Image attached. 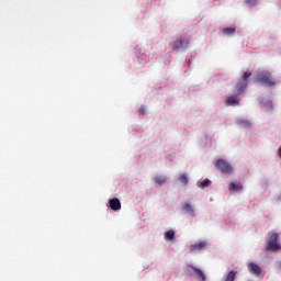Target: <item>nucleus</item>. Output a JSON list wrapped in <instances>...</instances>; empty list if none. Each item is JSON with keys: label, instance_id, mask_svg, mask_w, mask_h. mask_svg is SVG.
Here are the masks:
<instances>
[{"label": "nucleus", "instance_id": "nucleus-1", "mask_svg": "<svg viewBox=\"0 0 281 281\" xmlns=\"http://www.w3.org/2000/svg\"><path fill=\"white\" fill-rule=\"evenodd\" d=\"M280 235L274 232L267 234L265 249L266 251H281V243L279 240Z\"/></svg>", "mask_w": 281, "mask_h": 281}, {"label": "nucleus", "instance_id": "nucleus-2", "mask_svg": "<svg viewBox=\"0 0 281 281\" xmlns=\"http://www.w3.org/2000/svg\"><path fill=\"white\" fill-rule=\"evenodd\" d=\"M257 82L265 85L267 87H274L276 81L269 71H260L255 76Z\"/></svg>", "mask_w": 281, "mask_h": 281}, {"label": "nucleus", "instance_id": "nucleus-3", "mask_svg": "<svg viewBox=\"0 0 281 281\" xmlns=\"http://www.w3.org/2000/svg\"><path fill=\"white\" fill-rule=\"evenodd\" d=\"M189 45H190L189 37H179V38L175 40L172 43H170V47L173 52L186 50V49H188Z\"/></svg>", "mask_w": 281, "mask_h": 281}, {"label": "nucleus", "instance_id": "nucleus-4", "mask_svg": "<svg viewBox=\"0 0 281 281\" xmlns=\"http://www.w3.org/2000/svg\"><path fill=\"white\" fill-rule=\"evenodd\" d=\"M215 167L223 175H232L233 173L232 165L225 159H218Z\"/></svg>", "mask_w": 281, "mask_h": 281}, {"label": "nucleus", "instance_id": "nucleus-5", "mask_svg": "<svg viewBox=\"0 0 281 281\" xmlns=\"http://www.w3.org/2000/svg\"><path fill=\"white\" fill-rule=\"evenodd\" d=\"M187 270H188L189 276L196 277V279L200 280V281H205L206 280V276L202 271V269L196 268L192 265H188Z\"/></svg>", "mask_w": 281, "mask_h": 281}, {"label": "nucleus", "instance_id": "nucleus-6", "mask_svg": "<svg viewBox=\"0 0 281 281\" xmlns=\"http://www.w3.org/2000/svg\"><path fill=\"white\" fill-rule=\"evenodd\" d=\"M251 77V72L245 71L241 77V81L237 82V93H243L249 83V78Z\"/></svg>", "mask_w": 281, "mask_h": 281}, {"label": "nucleus", "instance_id": "nucleus-7", "mask_svg": "<svg viewBox=\"0 0 281 281\" xmlns=\"http://www.w3.org/2000/svg\"><path fill=\"white\" fill-rule=\"evenodd\" d=\"M248 271L255 277H259L262 273L261 267L255 262L248 265Z\"/></svg>", "mask_w": 281, "mask_h": 281}, {"label": "nucleus", "instance_id": "nucleus-8", "mask_svg": "<svg viewBox=\"0 0 281 281\" xmlns=\"http://www.w3.org/2000/svg\"><path fill=\"white\" fill-rule=\"evenodd\" d=\"M110 207L113 210V211H120L122 209V204L119 200V198H112L110 200Z\"/></svg>", "mask_w": 281, "mask_h": 281}, {"label": "nucleus", "instance_id": "nucleus-9", "mask_svg": "<svg viewBox=\"0 0 281 281\" xmlns=\"http://www.w3.org/2000/svg\"><path fill=\"white\" fill-rule=\"evenodd\" d=\"M227 106H238L240 105V101L237 95H232L226 100Z\"/></svg>", "mask_w": 281, "mask_h": 281}, {"label": "nucleus", "instance_id": "nucleus-10", "mask_svg": "<svg viewBox=\"0 0 281 281\" xmlns=\"http://www.w3.org/2000/svg\"><path fill=\"white\" fill-rule=\"evenodd\" d=\"M228 189L233 192H243L244 187L241 183L231 182Z\"/></svg>", "mask_w": 281, "mask_h": 281}, {"label": "nucleus", "instance_id": "nucleus-11", "mask_svg": "<svg viewBox=\"0 0 281 281\" xmlns=\"http://www.w3.org/2000/svg\"><path fill=\"white\" fill-rule=\"evenodd\" d=\"M182 210L189 214V216L191 217H194L195 216V212H194V209L189 204V203H186L183 206H182Z\"/></svg>", "mask_w": 281, "mask_h": 281}, {"label": "nucleus", "instance_id": "nucleus-12", "mask_svg": "<svg viewBox=\"0 0 281 281\" xmlns=\"http://www.w3.org/2000/svg\"><path fill=\"white\" fill-rule=\"evenodd\" d=\"M206 247L205 241H200L191 246V251H201V249H204Z\"/></svg>", "mask_w": 281, "mask_h": 281}, {"label": "nucleus", "instance_id": "nucleus-13", "mask_svg": "<svg viewBox=\"0 0 281 281\" xmlns=\"http://www.w3.org/2000/svg\"><path fill=\"white\" fill-rule=\"evenodd\" d=\"M154 182L158 186H164L167 182V177L166 176H156L154 178Z\"/></svg>", "mask_w": 281, "mask_h": 281}, {"label": "nucleus", "instance_id": "nucleus-14", "mask_svg": "<svg viewBox=\"0 0 281 281\" xmlns=\"http://www.w3.org/2000/svg\"><path fill=\"white\" fill-rule=\"evenodd\" d=\"M164 237L166 240H172L176 237V232L170 229L167 233H165Z\"/></svg>", "mask_w": 281, "mask_h": 281}, {"label": "nucleus", "instance_id": "nucleus-15", "mask_svg": "<svg viewBox=\"0 0 281 281\" xmlns=\"http://www.w3.org/2000/svg\"><path fill=\"white\" fill-rule=\"evenodd\" d=\"M236 27H225L223 29V33L226 34L227 36H233L235 34Z\"/></svg>", "mask_w": 281, "mask_h": 281}, {"label": "nucleus", "instance_id": "nucleus-16", "mask_svg": "<svg viewBox=\"0 0 281 281\" xmlns=\"http://www.w3.org/2000/svg\"><path fill=\"white\" fill-rule=\"evenodd\" d=\"M237 272L232 270L228 276L226 277L225 281H235Z\"/></svg>", "mask_w": 281, "mask_h": 281}, {"label": "nucleus", "instance_id": "nucleus-17", "mask_svg": "<svg viewBox=\"0 0 281 281\" xmlns=\"http://www.w3.org/2000/svg\"><path fill=\"white\" fill-rule=\"evenodd\" d=\"M237 124H239V126L245 127V128L251 127V123L247 120H241V121L237 122Z\"/></svg>", "mask_w": 281, "mask_h": 281}, {"label": "nucleus", "instance_id": "nucleus-18", "mask_svg": "<svg viewBox=\"0 0 281 281\" xmlns=\"http://www.w3.org/2000/svg\"><path fill=\"white\" fill-rule=\"evenodd\" d=\"M179 181L180 183L184 184V186H188L189 183V180H188V175L183 173L179 177Z\"/></svg>", "mask_w": 281, "mask_h": 281}, {"label": "nucleus", "instance_id": "nucleus-19", "mask_svg": "<svg viewBox=\"0 0 281 281\" xmlns=\"http://www.w3.org/2000/svg\"><path fill=\"white\" fill-rule=\"evenodd\" d=\"M210 183H211L210 179H205L201 182L200 188L201 189L207 188Z\"/></svg>", "mask_w": 281, "mask_h": 281}, {"label": "nucleus", "instance_id": "nucleus-20", "mask_svg": "<svg viewBox=\"0 0 281 281\" xmlns=\"http://www.w3.org/2000/svg\"><path fill=\"white\" fill-rule=\"evenodd\" d=\"M258 0H245V4L249 7H255L257 4Z\"/></svg>", "mask_w": 281, "mask_h": 281}, {"label": "nucleus", "instance_id": "nucleus-21", "mask_svg": "<svg viewBox=\"0 0 281 281\" xmlns=\"http://www.w3.org/2000/svg\"><path fill=\"white\" fill-rule=\"evenodd\" d=\"M138 113H139L140 115H144V114L146 113V108H145V106L139 108V109H138Z\"/></svg>", "mask_w": 281, "mask_h": 281}, {"label": "nucleus", "instance_id": "nucleus-22", "mask_svg": "<svg viewBox=\"0 0 281 281\" xmlns=\"http://www.w3.org/2000/svg\"><path fill=\"white\" fill-rule=\"evenodd\" d=\"M278 155H279V158L281 159V146L278 149Z\"/></svg>", "mask_w": 281, "mask_h": 281}]
</instances>
